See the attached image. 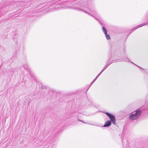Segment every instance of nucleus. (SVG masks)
I'll return each mask as SVG.
<instances>
[{
  "mask_svg": "<svg viewBox=\"0 0 148 148\" xmlns=\"http://www.w3.org/2000/svg\"><path fill=\"white\" fill-rule=\"evenodd\" d=\"M141 114V111L140 110H137L133 112L129 116V118L131 120L133 121L138 119Z\"/></svg>",
  "mask_w": 148,
  "mask_h": 148,
  "instance_id": "2",
  "label": "nucleus"
},
{
  "mask_svg": "<svg viewBox=\"0 0 148 148\" xmlns=\"http://www.w3.org/2000/svg\"><path fill=\"white\" fill-rule=\"evenodd\" d=\"M15 16H14V17H13V18H14V17H15Z\"/></svg>",
  "mask_w": 148,
  "mask_h": 148,
  "instance_id": "21",
  "label": "nucleus"
},
{
  "mask_svg": "<svg viewBox=\"0 0 148 148\" xmlns=\"http://www.w3.org/2000/svg\"><path fill=\"white\" fill-rule=\"evenodd\" d=\"M24 68L25 69H26L27 70H28V69L27 68V66H24Z\"/></svg>",
  "mask_w": 148,
  "mask_h": 148,
  "instance_id": "16",
  "label": "nucleus"
},
{
  "mask_svg": "<svg viewBox=\"0 0 148 148\" xmlns=\"http://www.w3.org/2000/svg\"><path fill=\"white\" fill-rule=\"evenodd\" d=\"M72 8L69 6L63 4V3H58L56 5V9H70Z\"/></svg>",
  "mask_w": 148,
  "mask_h": 148,
  "instance_id": "5",
  "label": "nucleus"
},
{
  "mask_svg": "<svg viewBox=\"0 0 148 148\" xmlns=\"http://www.w3.org/2000/svg\"><path fill=\"white\" fill-rule=\"evenodd\" d=\"M101 73L102 71H101L100 73L98 75L96 76V77L95 78V79L89 85V87H90L92 85V84L95 82V81L97 79V78L99 76V75H101Z\"/></svg>",
  "mask_w": 148,
  "mask_h": 148,
  "instance_id": "9",
  "label": "nucleus"
},
{
  "mask_svg": "<svg viewBox=\"0 0 148 148\" xmlns=\"http://www.w3.org/2000/svg\"><path fill=\"white\" fill-rule=\"evenodd\" d=\"M111 123H112V122H110V121H109V120L108 121H107L105 122V124H104V125H103V127H108L110 126V125L111 124Z\"/></svg>",
  "mask_w": 148,
  "mask_h": 148,
  "instance_id": "12",
  "label": "nucleus"
},
{
  "mask_svg": "<svg viewBox=\"0 0 148 148\" xmlns=\"http://www.w3.org/2000/svg\"><path fill=\"white\" fill-rule=\"evenodd\" d=\"M130 62V63L134 64L136 66H137L139 68L141 69H143L141 67H140V66L134 64V63H133V62H132L130 60V61L129 62Z\"/></svg>",
  "mask_w": 148,
  "mask_h": 148,
  "instance_id": "15",
  "label": "nucleus"
},
{
  "mask_svg": "<svg viewBox=\"0 0 148 148\" xmlns=\"http://www.w3.org/2000/svg\"><path fill=\"white\" fill-rule=\"evenodd\" d=\"M148 23H144L143 24H142L140 25H139L131 29V31L132 32H134V30H135L136 29H138L139 28H140L143 26H144L145 25H147V24Z\"/></svg>",
  "mask_w": 148,
  "mask_h": 148,
  "instance_id": "6",
  "label": "nucleus"
},
{
  "mask_svg": "<svg viewBox=\"0 0 148 148\" xmlns=\"http://www.w3.org/2000/svg\"><path fill=\"white\" fill-rule=\"evenodd\" d=\"M119 55V53L118 52L116 51L115 52H114L111 55V57L114 58H117V56H118Z\"/></svg>",
  "mask_w": 148,
  "mask_h": 148,
  "instance_id": "7",
  "label": "nucleus"
},
{
  "mask_svg": "<svg viewBox=\"0 0 148 148\" xmlns=\"http://www.w3.org/2000/svg\"><path fill=\"white\" fill-rule=\"evenodd\" d=\"M105 36H106V39L108 40H110V36L108 34H105Z\"/></svg>",
  "mask_w": 148,
  "mask_h": 148,
  "instance_id": "14",
  "label": "nucleus"
},
{
  "mask_svg": "<svg viewBox=\"0 0 148 148\" xmlns=\"http://www.w3.org/2000/svg\"><path fill=\"white\" fill-rule=\"evenodd\" d=\"M15 14V13H14V14ZM13 15H14V14H12Z\"/></svg>",
  "mask_w": 148,
  "mask_h": 148,
  "instance_id": "19",
  "label": "nucleus"
},
{
  "mask_svg": "<svg viewBox=\"0 0 148 148\" xmlns=\"http://www.w3.org/2000/svg\"><path fill=\"white\" fill-rule=\"evenodd\" d=\"M78 119V121H81V122H83V123H85L84 122V121H82L81 120H80L79 119Z\"/></svg>",
  "mask_w": 148,
  "mask_h": 148,
  "instance_id": "17",
  "label": "nucleus"
},
{
  "mask_svg": "<svg viewBox=\"0 0 148 148\" xmlns=\"http://www.w3.org/2000/svg\"><path fill=\"white\" fill-rule=\"evenodd\" d=\"M102 31H103V33L105 34H107V30L105 28L104 26H103L102 27Z\"/></svg>",
  "mask_w": 148,
  "mask_h": 148,
  "instance_id": "13",
  "label": "nucleus"
},
{
  "mask_svg": "<svg viewBox=\"0 0 148 148\" xmlns=\"http://www.w3.org/2000/svg\"><path fill=\"white\" fill-rule=\"evenodd\" d=\"M101 73L102 71H101L100 73L98 75L96 76V77L95 78V79L89 85V87H90L92 85V84L95 82V81L97 79V78L99 76V75H101Z\"/></svg>",
  "mask_w": 148,
  "mask_h": 148,
  "instance_id": "11",
  "label": "nucleus"
},
{
  "mask_svg": "<svg viewBox=\"0 0 148 148\" xmlns=\"http://www.w3.org/2000/svg\"><path fill=\"white\" fill-rule=\"evenodd\" d=\"M102 112L106 114L108 117L109 118L110 122L112 123L114 125H115L116 124V119L114 115H113L112 114L108 112Z\"/></svg>",
  "mask_w": 148,
  "mask_h": 148,
  "instance_id": "4",
  "label": "nucleus"
},
{
  "mask_svg": "<svg viewBox=\"0 0 148 148\" xmlns=\"http://www.w3.org/2000/svg\"><path fill=\"white\" fill-rule=\"evenodd\" d=\"M5 13V12H4V13H3V14H4V13Z\"/></svg>",
  "mask_w": 148,
  "mask_h": 148,
  "instance_id": "18",
  "label": "nucleus"
},
{
  "mask_svg": "<svg viewBox=\"0 0 148 148\" xmlns=\"http://www.w3.org/2000/svg\"><path fill=\"white\" fill-rule=\"evenodd\" d=\"M101 73L102 71H101L100 73L98 75L96 76V77L95 78V79L89 85V87H90L92 85V84L95 82V81L97 79V78L99 76V75H101Z\"/></svg>",
  "mask_w": 148,
  "mask_h": 148,
  "instance_id": "10",
  "label": "nucleus"
},
{
  "mask_svg": "<svg viewBox=\"0 0 148 148\" xmlns=\"http://www.w3.org/2000/svg\"><path fill=\"white\" fill-rule=\"evenodd\" d=\"M15 16H14V17H13V18H14V17H15Z\"/></svg>",
  "mask_w": 148,
  "mask_h": 148,
  "instance_id": "20",
  "label": "nucleus"
},
{
  "mask_svg": "<svg viewBox=\"0 0 148 148\" xmlns=\"http://www.w3.org/2000/svg\"><path fill=\"white\" fill-rule=\"evenodd\" d=\"M14 2H12L11 3V5H10L9 6H7L6 7L4 8V10H5L6 9H9L10 10H12V8H14V7H12V5H14Z\"/></svg>",
  "mask_w": 148,
  "mask_h": 148,
  "instance_id": "8",
  "label": "nucleus"
},
{
  "mask_svg": "<svg viewBox=\"0 0 148 148\" xmlns=\"http://www.w3.org/2000/svg\"><path fill=\"white\" fill-rule=\"evenodd\" d=\"M124 60L126 62H129L130 61V60L128 59V58H127L126 56L125 57V58L124 59V60L123 59V58H120L119 59H118L115 60H113L111 62H110L108 61V62H107L105 65V66L104 67V68L102 69V72L103 71L105 70L107 67L110 64L112 63L113 62H117L118 61H121Z\"/></svg>",
  "mask_w": 148,
  "mask_h": 148,
  "instance_id": "3",
  "label": "nucleus"
},
{
  "mask_svg": "<svg viewBox=\"0 0 148 148\" xmlns=\"http://www.w3.org/2000/svg\"><path fill=\"white\" fill-rule=\"evenodd\" d=\"M72 8L75 10L83 11L86 13L93 17L102 25L101 22V20H100L99 18L98 14L95 10L92 9H91L88 7H85L84 6H82L80 8Z\"/></svg>",
  "mask_w": 148,
  "mask_h": 148,
  "instance_id": "1",
  "label": "nucleus"
}]
</instances>
